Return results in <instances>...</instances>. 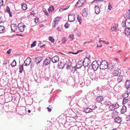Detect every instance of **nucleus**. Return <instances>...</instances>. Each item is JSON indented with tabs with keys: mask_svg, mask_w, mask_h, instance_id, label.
Returning a JSON list of instances; mask_svg holds the SVG:
<instances>
[{
	"mask_svg": "<svg viewBox=\"0 0 130 130\" xmlns=\"http://www.w3.org/2000/svg\"><path fill=\"white\" fill-rule=\"evenodd\" d=\"M51 61V58L50 57H47L43 62V65H48L50 63Z\"/></svg>",
	"mask_w": 130,
	"mask_h": 130,
	"instance_id": "6e6552de",
	"label": "nucleus"
},
{
	"mask_svg": "<svg viewBox=\"0 0 130 130\" xmlns=\"http://www.w3.org/2000/svg\"><path fill=\"white\" fill-rule=\"evenodd\" d=\"M62 41L63 44H64L66 41V38L65 37L63 38L61 40Z\"/></svg>",
	"mask_w": 130,
	"mask_h": 130,
	"instance_id": "a18cd8bd",
	"label": "nucleus"
},
{
	"mask_svg": "<svg viewBox=\"0 0 130 130\" xmlns=\"http://www.w3.org/2000/svg\"><path fill=\"white\" fill-rule=\"evenodd\" d=\"M84 111L86 113H88L91 112H93V109H91L89 108H87L84 109Z\"/></svg>",
	"mask_w": 130,
	"mask_h": 130,
	"instance_id": "b1692460",
	"label": "nucleus"
},
{
	"mask_svg": "<svg viewBox=\"0 0 130 130\" xmlns=\"http://www.w3.org/2000/svg\"><path fill=\"white\" fill-rule=\"evenodd\" d=\"M11 30L13 32H15L17 28V25L16 24H12L11 25Z\"/></svg>",
	"mask_w": 130,
	"mask_h": 130,
	"instance_id": "4468645a",
	"label": "nucleus"
},
{
	"mask_svg": "<svg viewBox=\"0 0 130 130\" xmlns=\"http://www.w3.org/2000/svg\"><path fill=\"white\" fill-rule=\"evenodd\" d=\"M47 110L48 112H51L52 110V109L48 107H47Z\"/></svg>",
	"mask_w": 130,
	"mask_h": 130,
	"instance_id": "69168bd1",
	"label": "nucleus"
},
{
	"mask_svg": "<svg viewBox=\"0 0 130 130\" xmlns=\"http://www.w3.org/2000/svg\"><path fill=\"white\" fill-rule=\"evenodd\" d=\"M65 64L67 65V66H69V65H72L71 62L69 60L66 61Z\"/></svg>",
	"mask_w": 130,
	"mask_h": 130,
	"instance_id": "ea45409f",
	"label": "nucleus"
},
{
	"mask_svg": "<svg viewBox=\"0 0 130 130\" xmlns=\"http://www.w3.org/2000/svg\"><path fill=\"white\" fill-rule=\"evenodd\" d=\"M107 80V82L108 83V84H111L112 82V77H107V79H106Z\"/></svg>",
	"mask_w": 130,
	"mask_h": 130,
	"instance_id": "c85d7f7f",
	"label": "nucleus"
},
{
	"mask_svg": "<svg viewBox=\"0 0 130 130\" xmlns=\"http://www.w3.org/2000/svg\"><path fill=\"white\" fill-rule=\"evenodd\" d=\"M127 105L129 108H130V102L129 101V102H127Z\"/></svg>",
	"mask_w": 130,
	"mask_h": 130,
	"instance_id": "338daca9",
	"label": "nucleus"
},
{
	"mask_svg": "<svg viewBox=\"0 0 130 130\" xmlns=\"http://www.w3.org/2000/svg\"><path fill=\"white\" fill-rule=\"evenodd\" d=\"M72 65H69V66H67L66 67V69L67 70H68L69 69H70V67Z\"/></svg>",
	"mask_w": 130,
	"mask_h": 130,
	"instance_id": "e2e57ef3",
	"label": "nucleus"
},
{
	"mask_svg": "<svg viewBox=\"0 0 130 130\" xmlns=\"http://www.w3.org/2000/svg\"><path fill=\"white\" fill-rule=\"evenodd\" d=\"M86 10L85 8H84L82 11V14L83 16H86Z\"/></svg>",
	"mask_w": 130,
	"mask_h": 130,
	"instance_id": "a19ab883",
	"label": "nucleus"
},
{
	"mask_svg": "<svg viewBox=\"0 0 130 130\" xmlns=\"http://www.w3.org/2000/svg\"><path fill=\"white\" fill-rule=\"evenodd\" d=\"M75 17L74 14L73 13H70L69 14L68 16V20L69 22H73L75 20Z\"/></svg>",
	"mask_w": 130,
	"mask_h": 130,
	"instance_id": "423d86ee",
	"label": "nucleus"
},
{
	"mask_svg": "<svg viewBox=\"0 0 130 130\" xmlns=\"http://www.w3.org/2000/svg\"><path fill=\"white\" fill-rule=\"evenodd\" d=\"M76 67H72L71 71V72H72L73 73H74L76 71Z\"/></svg>",
	"mask_w": 130,
	"mask_h": 130,
	"instance_id": "4c0bfd02",
	"label": "nucleus"
},
{
	"mask_svg": "<svg viewBox=\"0 0 130 130\" xmlns=\"http://www.w3.org/2000/svg\"><path fill=\"white\" fill-rule=\"evenodd\" d=\"M119 107V105L117 103H116L115 104H111L109 106L108 109L110 111H113Z\"/></svg>",
	"mask_w": 130,
	"mask_h": 130,
	"instance_id": "7ed1b4c3",
	"label": "nucleus"
},
{
	"mask_svg": "<svg viewBox=\"0 0 130 130\" xmlns=\"http://www.w3.org/2000/svg\"><path fill=\"white\" fill-rule=\"evenodd\" d=\"M99 61H97L96 60L93 61L92 64V67L94 71H95L99 67H100L99 63Z\"/></svg>",
	"mask_w": 130,
	"mask_h": 130,
	"instance_id": "f03ea898",
	"label": "nucleus"
},
{
	"mask_svg": "<svg viewBox=\"0 0 130 130\" xmlns=\"http://www.w3.org/2000/svg\"><path fill=\"white\" fill-rule=\"evenodd\" d=\"M69 37L72 40L73 39L74 36L73 35H70Z\"/></svg>",
	"mask_w": 130,
	"mask_h": 130,
	"instance_id": "052dcab7",
	"label": "nucleus"
},
{
	"mask_svg": "<svg viewBox=\"0 0 130 130\" xmlns=\"http://www.w3.org/2000/svg\"><path fill=\"white\" fill-rule=\"evenodd\" d=\"M59 57L57 56H54L51 59V60L54 63L57 62L59 61Z\"/></svg>",
	"mask_w": 130,
	"mask_h": 130,
	"instance_id": "f8f14e48",
	"label": "nucleus"
},
{
	"mask_svg": "<svg viewBox=\"0 0 130 130\" xmlns=\"http://www.w3.org/2000/svg\"><path fill=\"white\" fill-rule=\"evenodd\" d=\"M122 26L124 28V26L126 28H130V19L126 20L125 22H122L121 24Z\"/></svg>",
	"mask_w": 130,
	"mask_h": 130,
	"instance_id": "20e7f679",
	"label": "nucleus"
},
{
	"mask_svg": "<svg viewBox=\"0 0 130 130\" xmlns=\"http://www.w3.org/2000/svg\"><path fill=\"white\" fill-rule=\"evenodd\" d=\"M18 30L21 32H23L24 30L25 26L24 25L21 23L19 24L18 26Z\"/></svg>",
	"mask_w": 130,
	"mask_h": 130,
	"instance_id": "0eeeda50",
	"label": "nucleus"
},
{
	"mask_svg": "<svg viewBox=\"0 0 130 130\" xmlns=\"http://www.w3.org/2000/svg\"><path fill=\"white\" fill-rule=\"evenodd\" d=\"M126 111V107L125 106H123L121 108V113H124Z\"/></svg>",
	"mask_w": 130,
	"mask_h": 130,
	"instance_id": "5701e85b",
	"label": "nucleus"
},
{
	"mask_svg": "<svg viewBox=\"0 0 130 130\" xmlns=\"http://www.w3.org/2000/svg\"><path fill=\"white\" fill-rule=\"evenodd\" d=\"M38 20H39V19L38 18H35V23L37 24L38 22Z\"/></svg>",
	"mask_w": 130,
	"mask_h": 130,
	"instance_id": "6e6d98bb",
	"label": "nucleus"
},
{
	"mask_svg": "<svg viewBox=\"0 0 130 130\" xmlns=\"http://www.w3.org/2000/svg\"><path fill=\"white\" fill-rule=\"evenodd\" d=\"M110 68L111 69H112L113 68H114L113 67V65L112 64H109V69Z\"/></svg>",
	"mask_w": 130,
	"mask_h": 130,
	"instance_id": "864d4df0",
	"label": "nucleus"
},
{
	"mask_svg": "<svg viewBox=\"0 0 130 130\" xmlns=\"http://www.w3.org/2000/svg\"><path fill=\"white\" fill-rule=\"evenodd\" d=\"M93 108L91 109H93V112H95V111H94V110L98 108L97 107L95 106H93Z\"/></svg>",
	"mask_w": 130,
	"mask_h": 130,
	"instance_id": "5fc2aeb1",
	"label": "nucleus"
},
{
	"mask_svg": "<svg viewBox=\"0 0 130 130\" xmlns=\"http://www.w3.org/2000/svg\"><path fill=\"white\" fill-rule=\"evenodd\" d=\"M126 120L127 121H130V116L128 115L127 116L126 118Z\"/></svg>",
	"mask_w": 130,
	"mask_h": 130,
	"instance_id": "09e8293b",
	"label": "nucleus"
},
{
	"mask_svg": "<svg viewBox=\"0 0 130 130\" xmlns=\"http://www.w3.org/2000/svg\"><path fill=\"white\" fill-rule=\"evenodd\" d=\"M42 58L40 57H38L35 59V62L37 64L39 63L42 61Z\"/></svg>",
	"mask_w": 130,
	"mask_h": 130,
	"instance_id": "ddd939ff",
	"label": "nucleus"
},
{
	"mask_svg": "<svg viewBox=\"0 0 130 130\" xmlns=\"http://www.w3.org/2000/svg\"><path fill=\"white\" fill-rule=\"evenodd\" d=\"M118 25L116 24H114L112 25L110 30L112 31H117L118 30Z\"/></svg>",
	"mask_w": 130,
	"mask_h": 130,
	"instance_id": "9d476101",
	"label": "nucleus"
},
{
	"mask_svg": "<svg viewBox=\"0 0 130 130\" xmlns=\"http://www.w3.org/2000/svg\"><path fill=\"white\" fill-rule=\"evenodd\" d=\"M121 65L119 64L118 63H115L113 67L115 69H120L121 67Z\"/></svg>",
	"mask_w": 130,
	"mask_h": 130,
	"instance_id": "dca6fc26",
	"label": "nucleus"
},
{
	"mask_svg": "<svg viewBox=\"0 0 130 130\" xmlns=\"http://www.w3.org/2000/svg\"><path fill=\"white\" fill-rule=\"evenodd\" d=\"M99 1V0H94L91 3L93 4L94 3L97 2L98 1Z\"/></svg>",
	"mask_w": 130,
	"mask_h": 130,
	"instance_id": "680f3d73",
	"label": "nucleus"
},
{
	"mask_svg": "<svg viewBox=\"0 0 130 130\" xmlns=\"http://www.w3.org/2000/svg\"><path fill=\"white\" fill-rule=\"evenodd\" d=\"M103 100V97L101 96H98L96 99V101L98 102H100Z\"/></svg>",
	"mask_w": 130,
	"mask_h": 130,
	"instance_id": "6ab92c4d",
	"label": "nucleus"
},
{
	"mask_svg": "<svg viewBox=\"0 0 130 130\" xmlns=\"http://www.w3.org/2000/svg\"><path fill=\"white\" fill-rule=\"evenodd\" d=\"M6 10L8 13L10 12V8L8 6H7Z\"/></svg>",
	"mask_w": 130,
	"mask_h": 130,
	"instance_id": "de8ad7c7",
	"label": "nucleus"
},
{
	"mask_svg": "<svg viewBox=\"0 0 130 130\" xmlns=\"http://www.w3.org/2000/svg\"><path fill=\"white\" fill-rule=\"evenodd\" d=\"M59 18L58 17H57L56 18H55V20H54V22H56L58 23V22L59 21Z\"/></svg>",
	"mask_w": 130,
	"mask_h": 130,
	"instance_id": "79ce46f5",
	"label": "nucleus"
},
{
	"mask_svg": "<svg viewBox=\"0 0 130 130\" xmlns=\"http://www.w3.org/2000/svg\"><path fill=\"white\" fill-rule=\"evenodd\" d=\"M123 79V77L122 75H119L117 79V81L118 83L121 82Z\"/></svg>",
	"mask_w": 130,
	"mask_h": 130,
	"instance_id": "a878e982",
	"label": "nucleus"
},
{
	"mask_svg": "<svg viewBox=\"0 0 130 130\" xmlns=\"http://www.w3.org/2000/svg\"><path fill=\"white\" fill-rule=\"evenodd\" d=\"M130 28H125L124 31L125 34L127 35H129L130 34Z\"/></svg>",
	"mask_w": 130,
	"mask_h": 130,
	"instance_id": "4be33fe9",
	"label": "nucleus"
},
{
	"mask_svg": "<svg viewBox=\"0 0 130 130\" xmlns=\"http://www.w3.org/2000/svg\"><path fill=\"white\" fill-rule=\"evenodd\" d=\"M58 24V23L56 22H55L54 21V23H53L52 24V25L53 27H55L56 26V24Z\"/></svg>",
	"mask_w": 130,
	"mask_h": 130,
	"instance_id": "603ef678",
	"label": "nucleus"
},
{
	"mask_svg": "<svg viewBox=\"0 0 130 130\" xmlns=\"http://www.w3.org/2000/svg\"><path fill=\"white\" fill-rule=\"evenodd\" d=\"M48 39L52 42L54 43L55 41V40L53 37H48Z\"/></svg>",
	"mask_w": 130,
	"mask_h": 130,
	"instance_id": "58836bf2",
	"label": "nucleus"
},
{
	"mask_svg": "<svg viewBox=\"0 0 130 130\" xmlns=\"http://www.w3.org/2000/svg\"><path fill=\"white\" fill-rule=\"evenodd\" d=\"M83 62L82 61L80 60L77 63L76 66L77 69H79L82 67L83 65Z\"/></svg>",
	"mask_w": 130,
	"mask_h": 130,
	"instance_id": "2eb2a0df",
	"label": "nucleus"
},
{
	"mask_svg": "<svg viewBox=\"0 0 130 130\" xmlns=\"http://www.w3.org/2000/svg\"><path fill=\"white\" fill-rule=\"evenodd\" d=\"M114 120L116 122L119 123H120L122 121L121 118L119 117L115 118Z\"/></svg>",
	"mask_w": 130,
	"mask_h": 130,
	"instance_id": "412c9836",
	"label": "nucleus"
},
{
	"mask_svg": "<svg viewBox=\"0 0 130 130\" xmlns=\"http://www.w3.org/2000/svg\"><path fill=\"white\" fill-rule=\"evenodd\" d=\"M78 84L80 85V87H82L84 85L85 83L83 80H80Z\"/></svg>",
	"mask_w": 130,
	"mask_h": 130,
	"instance_id": "cd10ccee",
	"label": "nucleus"
},
{
	"mask_svg": "<svg viewBox=\"0 0 130 130\" xmlns=\"http://www.w3.org/2000/svg\"><path fill=\"white\" fill-rule=\"evenodd\" d=\"M16 62L15 60L14 59L13 60L12 62L11 63V65L12 67H14L16 65Z\"/></svg>",
	"mask_w": 130,
	"mask_h": 130,
	"instance_id": "473e14b6",
	"label": "nucleus"
},
{
	"mask_svg": "<svg viewBox=\"0 0 130 130\" xmlns=\"http://www.w3.org/2000/svg\"><path fill=\"white\" fill-rule=\"evenodd\" d=\"M65 64L63 62H62L61 61L58 64V67L59 69H63L65 66Z\"/></svg>",
	"mask_w": 130,
	"mask_h": 130,
	"instance_id": "f3484780",
	"label": "nucleus"
},
{
	"mask_svg": "<svg viewBox=\"0 0 130 130\" xmlns=\"http://www.w3.org/2000/svg\"><path fill=\"white\" fill-rule=\"evenodd\" d=\"M11 49H10L8 51H7V53L8 54H10L11 53Z\"/></svg>",
	"mask_w": 130,
	"mask_h": 130,
	"instance_id": "4d7b16f0",
	"label": "nucleus"
},
{
	"mask_svg": "<svg viewBox=\"0 0 130 130\" xmlns=\"http://www.w3.org/2000/svg\"><path fill=\"white\" fill-rule=\"evenodd\" d=\"M77 19L78 21L79 22V24H81V21H82L81 18L80 17L78 16L77 18Z\"/></svg>",
	"mask_w": 130,
	"mask_h": 130,
	"instance_id": "37998d69",
	"label": "nucleus"
},
{
	"mask_svg": "<svg viewBox=\"0 0 130 130\" xmlns=\"http://www.w3.org/2000/svg\"><path fill=\"white\" fill-rule=\"evenodd\" d=\"M22 9L23 10H26L27 8V6L26 4L24 3H23L21 4Z\"/></svg>",
	"mask_w": 130,
	"mask_h": 130,
	"instance_id": "bb28decb",
	"label": "nucleus"
},
{
	"mask_svg": "<svg viewBox=\"0 0 130 130\" xmlns=\"http://www.w3.org/2000/svg\"><path fill=\"white\" fill-rule=\"evenodd\" d=\"M3 4V0H0V6H2Z\"/></svg>",
	"mask_w": 130,
	"mask_h": 130,
	"instance_id": "13d9d810",
	"label": "nucleus"
},
{
	"mask_svg": "<svg viewBox=\"0 0 130 130\" xmlns=\"http://www.w3.org/2000/svg\"><path fill=\"white\" fill-rule=\"evenodd\" d=\"M90 59L88 57L86 58L83 61V65L85 67H88L89 66L90 63Z\"/></svg>",
	"mask_w": 130,
	"mask_h": 130,
	"instance_id": "39448f33",
	"label": "nucleus"
},
{
	"mask_svg": "<svg viewBox=\"0 0 130 130\" xmlns=\"http://www.w3.org/2000/svg\"><path fill=\"white\" fill-rule=\"evenodd\" d=\"M69 25L68 24V22H66L64 25L65 28H68L69 27Z\"/></svg>",
	"mask_w": 130,
	"mask_h": 130,
	"instance_id": "8fccbe9b",
	"label": "nucleus"
},
{
	"mask_svg": "<svg viewBox=\"0 0 130 130\" xmlns=\"http://www.w3.org/2000/svg\"><path fill=\"white\" fill-rule=\"evenodd\" d=\"M120 74V72H119L117 70H115L112 72V74L113 76H116Z\"/></svg>",
	"mask_w": 130,
	"mask_h": 130,
	"instance_id": "a211bd4d",
	"label": "nucleus"
},
{
	"mask_svg": "<svg viewBox=\"0 0 130 130\" xmlns=\"http://www.w3.org/2000/svg\"><path fill=\"white\" fill-rule=\"evenodd\" d=\"M20 72L22 73L23 70V65H20Z\"/></svg>",
	"mask_w": 130,
	"mask_h": 130,
	"instance_id": "c9c22d12",
	"label": "nucleus"
},
{
	"mask_svg": "<svg viewBox=\"0 0 130 130\" xmlns=\"http://www.w3.org/2000/svg\"><path fill=\"white\" fill-rule=\"evenodd\" d=\"M112 103L109 101H106L104 102V104L106 106L110 105Z\"/></svg>",
	"mask_w": 130,
	"mask_h": 130,
	"instance_id": "72a5a7b5",
	"label": "nucleus"
},
{
	"mask_svg": "<svg viewBox=\"0 0 130 130\" xmlns=\"http://www.w3.org/2000/svg\"><path fill=\"white\" fill-rule=\"evenodd\" d=\"M5 30V27L2 26H0V33L4 32Z\"/></svg>",
	"mask_w": 130,
	"mask_h": 130,
	"instance_id": "c756f323",
	"label": "nucleus"
},
{
	"mask_svg": "<svg viewBox=\"0 0 130 130\" xmlns=\"http://www.w3.org/2000/svg\"><path fill=\"white\" fill-rule=\"evenodd\" d=\"M54 7L52 6H50L49 8L48 9V10L49 12H51L52 11L54 10V8H53Z\"/></svg>",
	"mask_w": 130,
	"mask_h": 130,
	"instance_id": "e433bc0d",
	"label": "nucleus"
},
{
	"mask_svg": "<svg viewBox=\"0 0 130 130\" xmlns=\"http://www.w3.org/2000/svg\"><path fill=\"white\" fill-rule=\"evenodd\" d=\"M44 13L45 14V15H48V12L46 11H44Z\"/></svg>",
	"mask_w": 130,
	"mask_h": 130,
	"instance_id": "774afa93",
	"label": "nucleus"
},
{
	"mask_svg": "<svg viewBox=\"0 0 130 130\" xmlns=\"http://www.w3.org/2000/svg\"><path fill=\"white\" fill-rule=\"evenodd\" d=\"M83 51V50H78V51L77 52L75 53V54H77L78 53H79V52H82Z\"/></svg>",
	"mask_w": 130,
	"mask_h": 130,
	"instance_id": "0e129e2a",
	"label": "nucleus"
},
{
	"mask_svg": "<svg viewBox=\"0 0 130 130\" xmlns=\"http://www.w3.org/2000/svg\"><path fill=\"white\" fill-rule=\"evenodd\" d=\"M36 41H34L33 43L31 44V47H34L36 45Z\"/></svg>",
	"mask_w": 130,
	"mask_h": 130,
	"instance_id": "c03bdc74",
	"label": "nucleus"
},
{
	"mask_svg": "<svg viewBox=\"0 0 130 130\" xmlns=\"http://www.w3.org/2000/svg\"><path fill=\"white\" fill-rule=\"evenodd\" d=\"M100 75H102L104 76L105 75H106V72L105 71H102L101 73V74Z\"/></svg>",
	"mask_w": 130,
	"mask_h": 130,
	"instance_id": "49530a36",
	"label": "nucleus"
},
{
	"mask_svg": "<svg viewBox=\"0 0 130 130\" xmlns=\"http://www.w3.org/2000/svg\"><path fill=\"white\" fill-rule=\"evenodd\" d=\"M100 64V69H106L108 67V65L107 62L105 61H102L101 62H99Z\"/></svg>",
	"mask_w": 130,
	"mask_h": 130,
	"instance_id": "f257e3e1",
	"label": "nucleus"
},
{
	"mask_svg": "<svg viewBox=\"0 0 130 130\" xmlns=\"http://www.w3.org/2000/svg\"><path fill=\"white\" fill-rule=\"evenodd\" d=\"M112 6L110 5L109 3V5H108V9L109 10H111L112 8Z\"/></svg>",
	"mask_w": 130,
	"mask_h": 130,
	"instance_id": "bf43d9fd",
	"label": "nucleus"
},
{
	"mask_svg": "<svg viewBox=\"0 0 130 130\" xmlns=\"http://www.w3.org/2000/svg\"><path fill=\"white\" fill-rule=\"evenodd\" d=\"M125 87L126 88L130 87V81L129 80H127L126 81Z\"/></svg>",
	"mask_w": 130,
	"mask_h": 130,
	"instance_id": "393cba45",
	"label": "nucleus"
},
{
	"mask_svg": "<svg viewBox=\"0 0 130 130\" xmlns=\"http://www.w3.org/2000/svg\"><path fill=\"white\" fill-rule=\"evenodd\" d=\"M99 77L101 79H107V75H105L104 76L100 75Z\"/></svg>",
	"mask_w": 130,
	"mask_h": 130,
	"instance_id": "2f4dec72",
	"label": "nucleus"
},
{
	"mask_svg": "<svg viewBox=\"0 0 130 130\" xmlns=\"http://www.w3.org/2000/svg\"><path fill=\"white\" fill-rule=\"evenodd\" d=\"M129 93L126 92V93L123 94L122 95L123 99H126L128 96Z\"/></svg>",
	"mask_w": 130,
	"mask_h": 130,
	"instance_id": "7c9ffc66",
	"label": "nucleus"
},
{
	"mask_svg": "<svg viewBox=\"0 0 130 130\" xmlns=\"http://www.w3.org/2000/svg\"><path fill=\"white\" fill-rule=\"evenodd\" d=\"M31 62V58H27L24 61V65L27 66L29 65Z\"/></svg>",
	"mask_w": 130,
	"mask_h": 130,
	"instance_id": "9b49d317",
	"label": "nucleus"
},
{
	"mask_svg": "<svg viewBox=\"0 0 130 130\" xmlns=\"http://www.w3.org/2000/svg\"><path fill=\"white\" fill-rule=\"evenodd\" d=\"M84 3V1L83 0H78L75 6L76 7H81Z\"/></svg>",
	"mask_w": 130,
	"mask_h": 130,
	"instance_id": "1a4fd4ad",
	"label": "nucleus"
},
{
	"mask_svg": "<svg viewBox=\"0 0 130 130\" xmlns=\"http://www.w3.org/2000/svg\"><path fill=\"white\" fill-rule=\"evenodd\" d=\"M126 88L127 89L126 92L128 93H130V87H129Z\"/></svg>",
	"mask_w": 130,
	"mask_h": 130,
	"instance_id": "3c124183",
	"label": "nucleus"
},
{
	"mask_svg": "<svg viewBox=\"0 0 130 130\" xmlns=\"http://www.w3.org/2000/svg\"><path fill=\"white\" fill-rule=\"evenodd\" d=\"M95 12L96 14H98L100 11L99 7L98 6H95L94 7Z\"/></svg>",
	"mask_w": 130,
	"mask_h": 130,
	"instance_id": "aec40b11",
	"label": "nucleus"
},
{
	"mask_svg": "<svg viewBox=\"0 0 130 130\" xmlns=\"http://www.w3.org/2000/svg\"><path fill=\"white\" fill-rule=\"evenodd\" d=\"M129 100L128 99H123V104H125L126 103H127L128 102Z\"/></svg>",
	"mask_w": 130,
	"mask_h": 130,
	"instance_id": "f704fd0d",
	"label": "nucleus"
}]
</instances>
